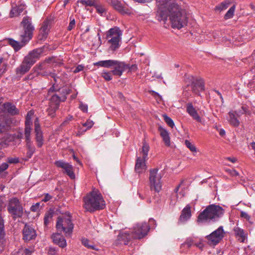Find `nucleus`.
<instances>
[{"instance_id": "nucleus-36", "label": "nucleus", "mask_w": 255, "mask_h": 255, "mask_svg": "<svg viewBox=\"0 0 255 255\" xmlns=\"http://www.w3.org/2000/svg\"><path fill=\"white\" fill-rule=\"evenodd\" d=\"M7 120L3 117L0 118V133L4 131L7 128Z\"/></svg>"}, {"instance_id": "nucleus-59", "label": "nucleus", "mask_w": 255, "mask_h": 255, "mask_svg": "<svg viewBox=\"0 0 255 255\" xmlns=\"http://www.w3.org/2000/svg\"><path fill=\"white\" fill-rule=\"evenodd\" d=\"M39 205H40L39 203H37L35 205H32L30 208L31 211H33V212L37 211L39 209Z\"/></svg>"}, {"instance_id": "nucleus-61", "label": "nucleus", "mask_w": 255, "mask_h": 255, "mask_svg": "<svg viewBox=\"0 0 255 255\" xmlns=\"http://www.w3.org/2000/svg\"><path fill=\"white\" fill-rule=\"evenodd\" d=\"M227 172H228L230 175L233 176H237L239 175V173L235 170H227Z\"/></svg>"}, {"instance_id": "nucleus-38", "label": "nucleus", "mask_w": 255, "mask_h": 255, "mask_svg": "<svg viewBox=\"0 0 255 255\" xmlns=\"http://www.w3.org/2000/svg\"><path fill=\"white\" fill-rule=\"evenodd\" d=\"M230 4V2L229 1H224L222 2L220 4L216 6L215 9L218 10L219 11H222L224 9L227 8L229 5Z\"/></svg>"}, {"instance_id": "nucleus-28", "label": "nucleus", "mask_w": 255, "mask_h": 255, "mask_svg": "<svg viewBox=\"0 0 255 255\" xmlns=\"http://www.w3.org/2000/svg\"><path fill=\"white\" fill-rule=\"evenodd\" d=\"M26 148L27 149L26 155L24 160L27 161L29 158H31L33 153L35 152V147L33 145L32 142L26 143Z\"/></svg>"}, {"instance_id": "nucleus-27", "label": "nucleus", "mask_w": 255, "mask_h": 255, "mask_svg": "<svg viewBox=\"0 0 255 255\" xmlns=\"http://www.w3.org/2000/svg\"><path fill=\"white\" fill-rule=\"evenodd\" d=\"M133 236V232L131 233H121L118 236V240L123 242L124 244L127 245L130 240L134 239Z\"/></svg>"}, {"instance_id": "nucleus-50", "label": "nucleus", "mask_w": 255, "mask_h": 255, "mask_svg": "<svg viewBox=\"0 0 255 255\" xmlns=\"http://www.w3.org/2000/svg\"><path fill=\"white\" fill-rule=\"evenodd\" d=\"M7 161L10 164H16L19 162V160L17 157H8Z\"/></svg>"}, {"instance_id": "nucleus-44", "label": "nucleus", "mask_w": 255, "mask_h": 255, "mask_svg": "<svg viewBox=\"0 0 255 255\" xmlns=\"http://www.w3.org/2000/svg\"><path fill=\"white\" fill-rule=\"evenodd\" d=\"M81 2L86 5L88 6H96V0H82Z\"/></svg>"}, {"instance_id": "nucleus-15", "label": "nucleus", "mask_w": 255, "mask_h": 255, "mask_svg": "<svg viewBox=\"0 0 255 255\" xmlns=\"http://www.w3.org/2000/svg\"><path fill=\"white\" fill-rule=\"evenodd\" d=\"M23 239L25 242L35 240L37 236L35 230L30 225L26 224L22 230Z\"/></svg>"}, {"instance_id": "nucleus-14", "label": "nucleus", "mask_w": 255, "mask_h": 255, "mask_svg": "<svg viewBox=\"0 0 255 255\" xmlns=\"http://www.w3.org/2000/svg\"><path fill=\"white\" fill-rule=\"evenodd\" d=\"M32 115V113H31V112H29L27 114V115L25 118L24 136L26 143L32 142L30 138L31 132L32 129L31 126L32 124V122L31 121Z\"/></svg>"}, {"instance_id": "nucleus-37", "label": "nucleus", "mask_w": 255, "mask_h": 255, "mask_svg": "<svg viewBox=\"0 0 255 255\" xmlns=\"http://www.w3.org/2000/svg\"><path fill=\"white\" fill-rule=\"evenodd\" d=\"M236 8V5H233L227 12V13L225 14L224 16V18L225 19H228L230 18H231L235 12Z\"/></svg>"}, {"instance_id": "nucleus-56", "label": "nucleus", "mask_w": 255, "mask_h": 255, "mask_svg": "<svg viewBox=\"0 0 255 255\" xmlns=\"http://www.w3.org/2000/svg\"><path fill=\"white\" fill-rule=\"evenodd\" d=\"M127 69L128 70V72H130L131 71H135L137 69V66L136 64H132L131 66L128 64V67Z\"/></svg>"}, {"instance_id": "nucleus-57", "label": "nucleus", "mask_w": 255, "mask_h": 255, "mask_svg": "<svg viewBox=\"0 0 255 255\" xmlns=\"http://www.w3.org/2000/svg\"><path fill=\"white\" fill-rule=\"evenodd\" d=\"M162 139L166 146H169L170 145V140L169 135L165 137H163Z\"/></svg>"}, {"instance_id": "nucleus-2", "label": "nucleus", "mask_w": 255, "mask_h": 255, "mask_svg": "<svg viewBox=\"0 0 255 255\" xmlns=\"http://www.w3.org/2000/svg\"><path fill=\"white\" fill-rule=\"evenodd\" d=\"M20 25L22 26V30L19 35V40L21 43L20 45L19 43L12 38H8V42L15 51L19 50L21 47L24 46L32 37L33 32L34 29V26L32 25L30 19L29 17H24L20 23Z\"/></svg>"}, {"instance_id": "nucleus-19", "label": "nucleus", "mask_w": 255, "mask_h": 255, "mask_svg": "<svg viewBox=\"0 0 255 255\" xmlns=\"http://www.w3.org/2000/svg\"><path fill=\"white\" fill-rule=\"evenodd\" d=\"M51 22L52 20L50 19H46L43 21L40 28L39 33L38 36L39 40H42L47 37Z\"/></svg>"}, {"instance_id": "nucleus-6", "label": "nucleus", "mask_w": 255, "mask_h": 255, "mask_svg": "<svg viewBox=\"0 0 255 255\" xmlns=\"http://www.w3.org/2000/svg\"><path fill=\"white\" fill-rule=\"evenodd\" d=\"M56 227L59 231H63L66 237H71L74 228V224L72 223L71 214L66 212L64 213L63 216L58 217Z\"/></svg>"}, {"instance_id": "nucleus-53", "label": "nucleus", "mask_w": 255, "mask_h": 255, "mask_svg": "<svg viewBox=\"0 0 255 255\" xmlns=\"http://www.w3.org/2000/svg\"><path fill=\"white\" fill-rule=\"evenodd\" d=\"M57 110H55L54 111L52 107H50L49 106V108L47 109L48 114V115L50 116L51 117H54L55 116V114Z\"/></svg>"}, {"instance_id": "nucleus-54", "label": "nucleus", "mask_w": 255, "mask_h": 255, "mask_svg": "<svg viewBox=\"0 0 255 255\" xmlns=\"http://www.w3.org/2000/svg\"><path fill=\"white\" fill-rule=\"evenodd\" d=\"M240 216L242 218L246 219L248 221H250L251 218L250 216L249 215L248 213L244 211H241Z\"/></svg>"}, {"instance_id": "nucleus-7", "label": "nucleus", "mask_w": 255, "mask_h": 255, "mask_svg": "<svg viewBox=\"0 0 255 255\" xmlns=\"http://www.w3.org/2000/svg\"><path fill=\"white\" fill-rule=\"evenodd\" d=\"M122 34V31L117 26L111 28L107 31L106 38L109 39L108 43L111 44L110 49L111 50L115 51L119 48Z\"/></svg>"}, {"instance_id": "nucleus-8", "label": "nucleus", "mask_w": 255, "mask_h": 255, "mask_svg": "<svg viewBox=\"0 0 255 255\" xmlns=\"http://www.w3.org/2000/svg\"><path fill=\"white\" fill-rule=\"evenodd\" d=\"M7 210L13 219L21 218L23 215V207L17 198H12L9 201Z\"/></svg>"}, {"instance_id": "nucleus-46", "label": "nucleus", "mask_w": 255, "mask_h": 255, "mask_svg": "<svg viewBox=\"0 0 255 255\" xmlns=\"http://www.w3.org/2000/svg\"><path fill=\"white\" fill-rule=\"evenodd\" d=\"M192 243H193L192 240L190 239H188L186 240V241L184 243H183L181 245V248H183L186 247L187 248H189L191 247Z\"/></svg>"}, {"instance_id": "nucleus-40", "label": "nucleus", "mask_w": 255, "mask_h": 255, "mask_svg": "<svg viewBox=\"0 0 255 255\" xmlns=\"http://www.w3.org/2000/svg\"><path fill=\"white\" fill-rule=\"evenodd\" d=\"M7 64L4 62V58H0V72L4 73L7 70Z\"/></svg>"}, {"instance_id": "nucleus-42", "label": "nucleus", "mask_w": 255, "mask_h": 255, "mask_svg": "<svg viewBox=\"0 0 255 255\" xmlns=\"http://www.w3.org/2000/svg\"><path fill=\"white\" fill-rule=\"evenodd\" d=\"M163 117L164 118V120L165 123L171 128H173L174 126V123L173 120L166 115H163Z\"/></svg>"}, {"instance_id": "nucleus-47", "label": "nucleus", "mask_w": 255, "mask_h": 255, "mask_svg": "<svg viewBox=\"0 0 255 255\" xmlns=\"http://www.w3.org/2000/svg\"><path fill=\"white\" fill-rule=\"evenodd\" d=\"M158 130L160 131V134L162 138L165 137L169 135L168 131L161 126L159 127Z\"/></svg>"}, {"instance_id": "nucleus-21", "label": "nucleus", "mask_w": 255, "mask_h": 255, "mask_svg": "<svg viewBox=\"0 0 255 255\" xmlns=\"http://www.w3.org/2000/svg\"><path fill=\"white\" fill-rule=\"evenodd\" d=\"M147 159H144L140 157H138L136 160L134 170L135 171L138 173H141L145 172L147 169L145 164V161Z\"/></svg>"}, {"instance_id": "nucleus-31", "label": "nucleus", "mask_w": 255, "mask_h": 255, "mask_svg": "<svg viewBox=\"0 0 255 255\" xmlns=\"http://www.w3.org/2000/svg\"><path fill=\"white\" fill-rule=\"evenodd\" d=\"M234 231L236 236L240 237L242 239V242H244L246 239V235L244 230L239 228H235Z\"/></svg>"}, {"instance_id": "nucleus-24", "label": "nucleus", "mask_w": 255, "mask_h": 255, "mask_svg": "<svg viewBox=\"0 0 255 255\" xmlns=\"http://www.w3.org/2000/svg\"><path fill=\"white\" fill-rule=\"evenodd\" d=\"M191 217V206L187 205L181 211L178 222L184 223L188 220Z\"/></svg>"}, {"instance_id": "nucleus-34", "label": "nucleus", "mask_w": 255, "mask_h": 255, "mask_svg": "<svg viewBox=\"0 0 255 255\" xmlns=\"http://www.w3.org/2000/svg\"><path fill=\"white\" fill-rule=\"evenodd\" d=\"M81 242L82 245L88 249H92L96 251L98 250V249L95 248V246L93 243H92V244H90V241L86 238H82L81 240Z\"/></svg>"}, {"instance_id": "nucleus-62", "label": "nucleus", "mask_w": 255, "mask_h": 255, "mask_svg": "<svg viewBox=\"0 0 255 255\" xmlns=\"http://www.w3.org/2000/svg\"><path fill=\"white\" fill-rule=\"evenodd\" d=\"M84 67L82 65H78L75 69L74 70V73H78L80 71H81L83 70Z\"/></svg>"}, {"instance_id": "nucleus-45", "label": "nucleus", "mask_w": 255, "mask_h": 255, "mask_svg": "<svg viewBox=\"0 0 255 255\" xmlns=\"http://www.w3.org/2000/svg\"><path fill=\"white\" fill-rule=\"evenodd\" d=\"M111 72H104L102 74V76L107 81H109L112 79Z\"/></svg>"}, {"instance_id": "nucleus-18", "label": "nucleus", "mask_w": 255, "mask_h": 255, "mask_svg": "<svg viewBox=\"0 0 255 255\" xmlns=\"http://www.w3.org/2000/svg\"><path fill=\"white\" fill-rule=\"evenodd\" d=\"M111 4L115 9L117 10L122 14L130 15L133 14L130 9L124 6L121 2L119 0H112Z\"/></svg>"}, {"instance_id": "nucleus-48", "label": "nucleus", "mask_w": 255, "mask_h": 255, "mask_svg": "<svg viewBox=\"0 0 255 255\" xmlns=\"http://www.w3.org/2000/svg\"><path fill=\"white\" fill-rule=\"evenodd\" d=\"M70 22L69 24L67 27V30L68 31H71L72 29L74 28L75 26V20L74 18H73L72 17H70Z\"/></svg>"}, {"instance_id": "nucleus-29", "label": "nucleus", "mask_w": 255, "mask_h": 255, "mask_svg": "<svg viewBox=\"0 0 255 255\" xmlns=\"http://www.w3.org/2000/svg\"><path fill=\"white\" fill-rule=\"evenodd\" d=\"M24 10V7L22 5L15 6L12 7L9 12V17L12 18L18 16Z\"/></svg>"}, {"instance_id": "nucleus-41", "label": "nucleus", "mask_w": 255, "mask_h": 255, "mask_svg": "<svg viewBox=\"0 0 255 255\" xmlns=\"http://www.w3.org/2000/svg\"><path fill=\"white\" fill-rule=\"evenodd\" d=\"M5 235L3 220L0 219V241L3 240Z\"/></svg>"}, {"instance_id": "nucleus-13", "label": "nucleus", "mask_w": 255, "mask_h": 255, "mask_svg": "<svg viewBox=\"0 0 255 255\" xmlns=\"http://www.w3.org/2000/svg\"><path fill=\"white\" fill-rule=\"evenodd\" d=\"M187 79L189 82L191 83L192 92L196 94H198L199 91L197 90L198 88L201 91L205 90V84L203 79L202 78H197L195 79L194 77L191 75H188Z\"/></svg>"}, {"instance_id": "nucleus-35", "label": "nucleus", "mask_w": 255, "mask_h": 255, "mask_svg": "<svg viewBox=\"0 0 255 255\" xmlns=\"http://www.w3.org/2000/svg\"><path fill=\"white\" fill-rule=\"evenodd\" d=\"M72 92V90L68 88H63L62 89H60V94L61 97L62 98V101L64 102L66 101L67 99L66 96L69 94H70Z\"/></svg>"}, {"instance_id": "nucleus-49", "label": "nucleus", "mask_w": 255, "mask_h": 255, "mask_svg": "<svg viewBox=\"0 0 255 255\" xmlns=\"http://www.w3.org/2000/svg\"><path fill=\"white\" fill-rule=\"evenodd\" d=\"M55 83L53 84L52 86L48 90V95H51V94L53 92L60 91V88H56L55 86Z\"/></svg>"}, {"instance_id": "nucleus-4", "label": "nucleus", "mask_w": 255, "mask_h": 255, "mask_svg": "<svg viewBox=\"0 0 255 255\" xmlns=\"http://www.w3.org/2000/svg\"><path fill=\"white\" fill-rule=\"evenodd\" d=\"M84 207L91 213L103 209L105 202L101 194L97 190H92L90 194L84 197Z\"/></svg>"}, {"instance_id": "nucleus-55", "label": "nucleus", "mask_w": 255, "mask_h": 255, "mask_svg": "<svg viewBox=\"0 0 255 255\" xmlns=\"http://www.w3.org/2000/svg\"><path fill=\"white\" fill-rule=\"evenodd\" d=\"M79 108L83 112L87 113L88 111V106L87 105L84 104L82 103H81L79 106Z\"/></svg>"}, {"instance_id": "nucleus-43", "label": "nucleus", "mask_w": 255, "mask_h": 255, "mask_svg": "<svg viewBox=\"0 0 255 255\" xmlns=\"http://www.w3.org/2000/svg\"><path fill=\"white\" fill-rule=\"evenodd\" d=\"M186 146L193 152L197 151V148L195 146L190 142L189 140H186L185 141Z\"/></svg>"}, {"instance_id": "nucleus-20", "label": "nucleus", "mask_w": 255, "mask_h": 255, "mask_svg": "<svg viewBox=\"0 0 255 255\" xmlns=\"http://www.w3.org/2000/svg\"><path fill=\"white\" fill-rule=\"evenodd\" d=\"M43 47H41L34 49L24 57L34 65L36 61L39 59L41 54L43 53Z\"/></svg>"}, {"instance_id": "nucleus-22", "label": "nucleus", "mask_w": 255, "mask_h": 255, "mask_svg": "<svg viewBox=\"0 0 255 255\" xmlns=\"http://www.w3.org/2000/svg\"><path fill=\"white\" fill-rule=\"evenodd\" d=\"M2 107L4 112L7 113L11 116L17 115L19 114V110L15 106L9 102L4 103Z\"/></svg>"}, {"instance_id": "nucleus-9", "label": "nucleus", "mask_w": 255, "mask_h": 255, "mask_svg": "<svg viewBox=\"0 0 255 255\" xmlns=\"http://www.w3.org/2000/svg\"><path fill=\"white\" fill-rule=\"evenodd\" d=\"M158 168L150 169L149 171V182L151 190H154L156 192H159L161 189V175L157 173Z\"/></svg>"}, {"instance_id": "nucleus-39", "label": "nucleus", "mask_w": 255, "mask_h": 255, "mask_svg": "<svg viewBox=\"0 0 255 255\" xmlns=\"http://www.w3.org/2000/svg\"><path fill=\"white\" fill-rule=\"evenodd\" d=\"M32 251L27 249H19L14 255H31Z\"/></svg>"}, {"instance_id": "nucleus-64", "label": "nucleus", "mask_w": 255, "mask_h": 255, "mask_svg": "<svg viewBox=\"0 0 255 255\" xmlns=\"http://www.w3.org/2000/svg\"><path fill=\"white\" fill-rule=\"evenodd\" d=\"M96 9L98 13H103L105 12V9L103 8L102 7L98 5H96Z\"/></svg>"}, {"instance_id": "nucleus-12", "label": "nucleus", "mask_w": 255, "mask_h": 255, "mask_svg": "<svg viewBox=\"0 0 255 255\" xmlns=\"http://www.w3.org/2000/svg\"><path fill=\"white\" fill-rule=\"evenodd\" d=\"M54 164L56 167L62 168L63 169L62 172L66 174L71 179L75 178L73 167L71 164L62 160L55 161Z\"/></svg>"}, {"instance_id": "nucleus-5", "label": "nucleus", "mask_w": 255, "mask_h": 255, "mask_svg": "<svg viewBox=\"0 0 255 255\" xmlns=\"http://www.w3.org/2000/svg\"><path fill=\"white\" fill-rule=\"evenodd\" d=\"M94 65L105 68H113L114 69L111 72L113 75L118 76H121L123 73L128 67V64L114 60L100 61L94 63Z\"/></svg>"}, {"instance_id": "nucleus-3", "label": "nucleus", "mask_w": 255, "mask_h": 255, "mask_svg": "<svg viewBox=\"0 0 255 255\" xmlns=\"http://www.w3.org/2000/svg\"><path fill=\"white\" fill-rule=\"evenodd\" d=\"M224 212L225 210L218 205H209L198 215L197 223L200 224L217 222L223 216Z\"/></svg>"}, {"instance_id": "nucleus-17", "label": "nucleus", "mask_w": 255, "mask_h": 255, "mask_svg": "<svg viewBox=\"0 0 255 255\" xmlns=\"http://www.w3.org/2000/svg\"><path fill=\"white\" fill-rule=\"evenodd\" d=\"M34 133L35 134V141L38 148H41L44 143L43 133L41 130L40 126L38 123V119L34 122Z\"/></svg>"}, {"instance_id": "nucleus-58", "label": "nucleus", "mask_w": 255, "mask_h": 255, "mask_svg": "<svg viewBox=\"0 0 255 255\" xmlns=\"http://www.w3.org/2000/svg\"><path fill=\"white\" fill-rule=\"evenodd\" d=\"M241 109L243 110V112H235L237 116H240V115L246 113L248 110L247 108L245 106H242Z\"/></svg>"}, {"instance_id": "nucleus-23", "label": "nucleus", "mask_w": 255, "mask_h": 255, "mask_svg": "<svg viewBox=\"0 0 255 255\" xmlns=\"http://www.w3.org/2000/svg\"><path fill=\"white\" fill-rule=\"evenodd\" d=\"M186 112L192 117V118L199 123L202 122L201 118L198 115L196 110L193 107L191 103H188L186 105Z\"/></svg>"}, {"instance_id": "nucleus-30", "label": "nucleus", "mask_w": 255, "mask_h": 255, "mask_svg": "<svg viewBox=\"0 0 255 255\" xmlns=\"http://www.w3.org/2000/svg\"><path fill=\"white\" fill-rule=\"evenodd\" d=\"M228 115L229 117V122L230 124L234 127H238L240 124V122L237 119V117L238 116L236 113L230 112Z\"/></svg>"}, {"instance_id": "nucleus-60", "label": "nucleus", "mask_w": 255, "mask_h": 255, "mask_svg": "<svg viewBox=\"0 0 255 255\" xmlns=\"http://www.w3.org/2000/svg\"><path fill=\"white\" fill-rule=\"evenodd\" d=\"M148 92L154 97H158L160 99V100H161V96L157 92L153 91V90H150L148 91Z\"/></svg>"}, {"instance_id": "nucleus-33", "label": "nucleus", "mask_w": 255, "mask_h": 255, "mask_svg": "<svg viewBox=\"0 0 255 255\" xmlns=\"http://www.w3.org/2000/svg\"><path fill=\"white\" fill-rule=\"evenodd\" d=\"M149 150V145L146 143L145 142L143 143V145L142 147V150L141 152L142 153V158L144 159H147V155L148 153Z\"/></svg>"}, {"instance_id": "nucleus-10", "label": "nucleus", "mask_w": 255, "mask_h": 255, "mask_svg": "<svg viewBox=\"0 0 255 255\" xmlns=\"http://www.w3.org/2000/svg\"><path fill=\"white\" fill-rule=\"evenodd\" d=\"M225 232L222 226L219 227L216 230L206 236L208 243L211 245H217L224 238Z\"/></svg>"}, {"instance_id": "nucleus-1", "label": "nucleus", "mask_w": 255, "mask_h": 255, "mask_svg": "<svg viewBox=\"0 0 255 255\" xmlns=\"http://www.w3.org/2000/svg\"><path fill=\"white\" fill-rule=\"evenodd\" d=\"M158 4L156 11L155 18L159 22L165 23L168 16L173 28L180 29L186 26L188 18L185 10L178 4L171 2V0H156Z\"/></svg>"}, {"instance_id": "nucleus-32", "label": "nucleus", "mask_w": 255, "mask_h": 255, "mask_svg": "<svg viewBox=\"0 0 255 255\" xmlns=\"http://www.w3.org/2000/svg\"><path fill=\"white\" fill-rule=\"evenodd\" d=\"M53 215V211L52 210H49L46 212L44 217V224L45 226H47Z\"/></svg>"}, {"instance_id": "nucleus-16", "label": "nucleus", "mask_w": 255, "mask_h": 255, "mask_svg": "<svg viewBox=\"0 0 255 255\" xmlns=\"http://www.w3.org/2000/svg\"><path fill=\"white\" fill-rule=\"evenodd\" d=\"M32 65L33 64L24 57L21 64L16 69V74L21 77L27 73Z\"/></svg>"}, {"instance_id": "nucleus-51", "label": "nucleus", "mask_w": 255, "mask_h": 255, "mask_svg": "<svg viewBox=\"0 0 255 255\" xmlns=\"http://www.w3.org/2000/svg\"><path fill=\"white\" fill-rule=\"evenodd\" d=\"M93 125L94 122L90 120H87L86 123L83 124L84 127H87V129L91 128Z\"/></svg>"}, {"instance_id": "nucleus-63", "label": "nucleus", "mask_w": 255, "mask_h": 255, "mask_svg": "<svg viewBox=\"0 0 255 255\" xmlns=\"http://www.w3.org/2000/svg\"><path fill=\"white\" fill-rule=\"evenodd\" d=\"M52 198V196L49 194L47 193L45 194L44 198L42 199V201L45 202L49 201Z\"/></svg>"}, {"instance_id": "nucleus-26", "label": "nucleus", "mask_w": 255, "mask_h": 255, "mask_svg": "<svg viewBox=\"0 0 255 255\" xmlns=\"http://www.w3.org/2000/svg\"><path fill=\"white\" fill-rule=\"evenodd\" d=\"M62 99L61 96L56 94L52 95L50 99L49 106L52 107L54 110V109L57 110L59 108L60 102H62Z\"/></svg>"}, {"instance_id": "nucleus-25", "label": "nucleus", "mask_w": 255, "mask_h": 255, "mask_svg": "<svg viewBox=\"0 0 255 255\" xmlns=\"http://www.w3.org/2000/svg\"><path fill=\"white\" fill-rule=\"evenodd\" d=\"M51 238L54 244L58 245L62 248L66 246V241L64 237L59 233L53 234Z\"/></svg>"}, {"instance_id": "nucleus-11", "label": "nucleus", "mask_w": 255, "mask_h": 255, "mask_svg": "<svg viewBox=\"0 0 255 255\" xmlns=\"http://www.w3.org/2000/svg\"><path fill=\"white\" fill-rule=\"evenodd\" d=\"M149 229V226L146 223L137 224L132 232L134 239L143 238L147 234Z\"/></svg>"}, {"instance_id": "nucleus-52", "label": "nucleus", "mask_w": 255, "mask_h": 255, "mask_svg": "<svg viewBox=\"0 0 255 255\" xmlns=\"http://www.w3.org/2000/svg\"><path fill=\"white\" fill-rule=\"evenodd\" d=\"M8 167V164L7 163H3L0 165V174Z\"/></svg>"}]
</instances>
